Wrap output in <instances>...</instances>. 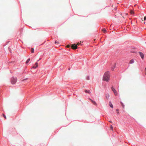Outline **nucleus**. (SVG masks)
Returning <instances> with one entry per match:
<instances>
[{
	"label": "nucleus",
	"mask_w": 146,
	"mask_h": 146,
	"mask_svg": "<svg viewBox=\"0 0 146 146\" xmlns=\"http://www.w3.org/2000/svg\"><path fill=\"white\" fill-rule=\"evenodd\" d=\"M110 75L108 72L105 73L103 77V80L106 82H108L110 79Z\"/></svg>",
	"instance_id": "nucleus-1"
},
{
	"label": "nucleus",
	"mask_w": 146,
	"mask_h": 146,
	"mask_svg": "<svg viewBox=\"0 0 146 146\" xmlns=\"http://www.w3.org/2000/svg\"><path fill=\"white\" fill-rule=\"evenodd\" d=\"M17 78H12L11 79V82L12 84H15L17 81Z\"/></svg>",
	"instance_id": "nucleus-2"
},
{
	"label": "nucleus",
	"mask_w": 146,
	"mask_h": 146,
	"mask_svg": "<svg viewBox=\"0 0 146 146\" xmlns=\"http://www.w3.org/2000/svg\"><path fill=\"white\" fill-rule=\"evenodd\" d=\"M72 48L74 50L76 49L77 48V45L75 44H73L71 46Z\"/></svg>",
	"instance_id": "nucleus-3"
},
{
	"label": "nucleus",
	"mask_w": 146,
	"mask_h": 146,
	"mask_svg": "<svg viewBox=\"0 0 146 146\" xmlns=\"http://www.w3.org/2000/svg\"><path fill=\"white\" fill-rule=\"evenodd\" d=\"M111 89L112 90V91L113 92L114 95L115 96H117V93L116 91V90H115V89L113 88V87H111Z\"/></svg>",
	"instance_id": "nucleus-4"
},
{
	"label": "nucleus",
	"mask_w": 146,
	"mask_h": 146,
	"mask_svg": "<svg viewBox=\"0 0 146 146\" xmlns=\"http://www.w3.org/2000/svg\"><path fill=\"white\" fill-rule=\"evenodd\" d=\"M139 55H140V56H141V58L142 59H143L144 58V55L143 54L142 52H139Z\"/></svg>",
	"instance_id": "nucleus-5"
},
{
	"label": "nucleus",
	"mask_w": 146,
	"mask_h": 146,
	"mask_svg": "<svg viewBox=\"0 0 146 146\" xmlns=\"http://www.w3.org/2000/svg\"><path fill=\"white\" fill-rule=\"evenodd\" d=\"M89 100H90L95 105L97 106V104L96 102L95 101H94L91 99H89Z\"/></svg>",
	"instance_id": "nucleus-6"
},
{
	"label": "nucleus",
	"mask_w": 146,
	"mask_h": 146,
	"mask_svg": "<svg viewBox=\"0 0 146 146\" xmlns=\"http://www.w3.org/2000/svg\"><path fill=\"white\" fill-rule=\"evenodd\" d=\"M35 65H36V66H33V68L35 69L38 66V64L37 62H36Z\"/></svg>",
	"instance_id": "nucleus-7"
},
{
	"label": "nucleus",
	"mask_w": 146,
	"mask_h": 146,
	"mask_svg": "<svg viewBox=\"0 0 146 146\" xmlns=\"http://www.w3.org/2000/svg\"><path fill=\"white\" fill-rule=\"evenodd\" d=\"M134 62V60L133 59H132L130 61L129 63L130 64H132Z\"/></svg>",
	"instance_id": "nucleus-8"
},
{
	"label": "nucleus",
	"mask_w": 146,
	"mask_h": 146,
	"mask_svg": "<svg viewBox=\"0 0 146 146\" xmlns=\"http://www.w3.org/2000/svg\"><path fill=\"white\" fill-rule=\"evenodd\" d=\"M105 96H106V98L108 99L110 97V96H109V94H106Z\"/></svg>",
	"instance_id": "nucleus-9"
},
{
	"label": "nucleus",
	"mask_w": 146,
	"mask_h": 146,
	"mask_svg": "<svg viewBox=\"0 0 146 146\" xmlns=\"http://www.w3.org/2000/svg\"><path fill=\"white\" fill-rule=\"evenodd\" d=\"M109 105H110V106L111 108H113V106L112 104H111V102H109Z\"/></svg>",
	"instance_id": "nucleus-10"
},
{
	"label": "nucleus",
	"mask_w": 146,
	"mask_h": 146,
	"mask_svg": "<svg viewBox=\"0 0 146 146\" xmlns=\"http://www.w3.org/2000/svg\"><path fill=\"white\" fill-rule=\"evenodd\" d=\"M85 92L86 93H88L89 94H90V90H85Z\"/></svg>",
	"instance_id": "nucleus-11"
},
{
	"label": "nucleus",
	"mask_w": 146,
	"mask_h": 146,
	"mask_svg": "<svg viewBox=\"0 0 146 146\" xmlns=\"http://www.w3.org/2000/svg\"><path fill=\"white\" fill-rule=\"evenodd\" d=\"M31 52L32 53H33L34 52V50L33 48H32L31 49Z\"/></svg>",
	"instance_id": "nucleus-12"
},
{
	"label": "nucleus",
	"mask_w": 146,
	"mask_h": 146,
	"mask_svg": "<svg viewBox=\"0 0 146 146\" xmlns=\"http://www.w3.org/2000/svg\"><path fill=\"white\" fill-rule=\"evenodd\" d=\"M102 31L104 33H105L106 32V30L104 29L102 30Z\"/></svg>",
	"instance_id": "nucleus-13"
},
{
	"label": "nucleus",
	"mask_w": 146,
	"mask_h": 146,
	"mask_svg": "<svg viewBox=\"0 0 146 146\" xmlns=\"http://www.w3.org/2000/svg\"><path fill=\"white\" fill-rule=\"evenodd\" d=\"M30 58H29L28 59V60H27V61L26 62V64L28 63L30 61Z\"/></svg>",
	"instance_id": "nucleus-14"
},
{
	"label": "nucleus",
	"mask_w": 146,
	"mask_h": 146,
	"mask_svg": "<svg viewBox=\"0 0 146 146\" xmlns=\"http://www.w3.org/2000/svg\"><path fill=\"white\" fill-rule=\"evenodd\" d=\"M121 105L122 106V107L124 108V105L123 104L122 102H121Z\"/></svg>",
	"instance_id": "nucleus-15"
},
{
	"label": "nucleus",
	"mask_w": 146,
	"mask_h": 146,
	"mask_svg": "<svg viewBox=\"0 0 146 146\" xmlns=\"http://www.w3.org/2000/svg\"><path fill=\"white\" fill-rule=\"evenodd\" d=\"M115 65H116V64H114V67L113 68H112L111 69H112V70H113L114 69V68L115 67Z\"/></svg>",
	"instance_id": "nucleus-16"
},
{
	"label": "nucleus",
	"mask_w": 146,
	"mask_h": 146,
	"mask_svg": "<svg viewBox=\"0 0 146 146\" xmlns=\"http://www.w3.org/2000/svg\"><path fill=\"white\" fill-rule=\"evenodd\" d=\"M130 13L131 14H133L134 13V12L133 11H131L130 12Z\"/></svg>",
	"instance_id": "nucleus-17"
},
{
	"label": "nucleus",
	"mask_w": 146,
	"mask_h": 146,
	"mask_svg": "<svg viewBox=\"0 0 146 146\" xmlns=\"http://www.w3.org/2000/svg\"><path fill=\"white\" fill-rule=\"evenodd\" d=\"M3 117H4L5 118V119H6L7 118H6V117L5 115L4 114H3Z\"/></svg>",
	"instance_id": "nucleus-18"
},
{
	"label": "nucleus",
	"mask_w": 146,
	"mask_h": 146,
	"mask_svg": "<svg viewBox=\"0 0 146 146\" xmlns=\"http://www.w3.org/2000/svg\"><path fill=\"white\" fill-rule=\"evenodd\" d=\"M70 45H67V46H66V47H67V48H70Z\"/></svg>",
	"instance_id": "nucleus-19"
},
{
	"label": "nucleus",
	"mask_w": 146,
	"mask_h": 146,
	"mask_svg": "<svg viewBox=\"0 0 146 146\" xmlns=\"http://www.w3.org/2000/svg\"><path fill=\"white\" fill-rule=\"evenodd\" d=\"M110 128L112 130H113V127L112 126H111Z\"/></svg>",
	"instance_id": "nucleus-20"
},
{
	"label": "nucleus",
	"mask_w": 146,
	"mask_h": 146,
	"mask_svg": "<svg viewBox=\"0 0 146 146\" xmlns=\"http://www.w3.org/2000/svg\"><path fill=\"white\" fill-rule=\"evenodd\" d=\"M144 20H146V16H145L144 18Z\"/></svg>",
	"instance_id": "nucleus-21"
},
{
	"label": "nucleus",
	"mask_w": 146,
	"mask_h": 146,
	"mask_svg": "<svg viewBox=\"0 0 146 146\" xmlns=\"http://www.w3.org/2000/svg\"><path fill=\"white\" fill-rule=\"evenodd\" d=\"M81 44V43H77V45H80Z\"/></svg>",
	"instance_id": "nucleus-22"
},
{
	"label": "nucleus",
	"mask_w": 146,
	"mask_h": 146,
	"mask_svg": "<svg viewBox=\"0 0 146 146\" xmlns=\"http://www.w3.org/2000/svg\"><path fill=\"white\" fill-rule=\"evenodd\" d=\"M87 79L88 80L89 79V77L88 76V77H87Z\"/></svg>",
	"instance_id": "nucleus-23"
},
{
	"label": "nucleus",
	"mask_w": 146,
	"mask_h": 146,
	"mask_svg": "<svg viewBox=\"0 0 146 146\" xmlns=\"http://www.w3.org/2000/svg\"><path fill=\"white\" fill-rule=\"evenodd\" d=\"M145 71H146L145 74L146 75V68H145Z\"/></svg>",
	"instance_id": "nucleus-24"
},
{
	"label": "nucleus",
	"mask_w": 146,
	"mask_h": 146,
	"mask_svg": "<svg viewBox=\"0 0 146 146\" xmlns=\"http://www.w3.org/2000/svg\"><path fill=\"white\" fill-rule=\"evenodd\" d=\"M57 43V42L56 41H55V43L56 44V43Z\"/></svg>",
	"instance_id": "nucleus-25"
},
{
	"label": "nucleus",
	"mask_w": 146,
	"mask_h": 146,
	"mask_svg": "<svg viewBox=\"0 0 146 146\" xmlns=\"http://www.w3.org/2000/svg\"><path fill=\"white\" fill-rule=\"evenodd\" d=\"M116 111H118V109H117V110H116Z\"/></svg>",
	"instance_id": "nucleus-26"
},
{
	"label": "nucleus",
	"mask_w": 146,
	"mask_h": 146,
	"mask_svg": "<svg viewBox=\"0 0 146 146\" xmlns=\"http://www.w3.org/2000/svg\"><path fill=\"white\" fill-rule=\"evenodd\" d=\"M109 122L110 123H112V122L111 121H110Z\"/></svg>",
	"instance_id": "nucleus-27"
},
{
	"label": "nucleus",
	"mask_w": 146,
	"mask_h": 146,
	"mask_svg": "<svg viewBox=\"0 0 146 146\" xmlns=\"http://www.w3.org/2000/svg\"><path fill=\"white\" fill-rule=\"evenodd\" d=\"M144 23L145 24V22H144Z\"/></svg>",
	"instance_id": "nucleus-28"
},
{
	"label": "nucleus",
	"mask_w": 146,
	"mask_h": 146,
	"mask_svg": "<svg viewBox=\"0 0 146 146\" xmlns=\"http://www.w3.org/2000/svg\"><path fill=\"white\" fill-rule=\"evenodd\" d=\"M68 69H69V70H70V68H68Z\"/></svg>",
	"instance_id": "nucleus-29"
},
{
	"label": "nucleus",
	"mask_w": 146,
	"mask_h": 146,
	"mask_svg": "<svg viewBox=\"0 0 146 146\" xmlns=\"http://www.w3.org/2000/svg\"><path fill=\"white\" fill-rule=\"evenodd\" d=\"M41 59V58H40L39 59V60H40Z\"/></svg>",
	"instance_id": "nucleus-30"
},
{
	"label": "nucleus",
	"mask_w": 146,
	"mask_h": 146,
	"mask_svg": "<svg viewBox=\"0 0 146 146\" xmlns=\"http://www.w3.org/2000/svg\"><path fill=\"white\" fill-rule=\"evenodd\" d=\"M41 59V58H40L39 59V60H40Z\"/></svg>",
	"instance_id": "nucleus-31"
},
{
	"label": "nucleus",
	"mask_w": 146,
	"mask_h": 146,
	"mask_svg": "<svg viewBox=\"0 0 146 146\" xmlns=\"http://www.w3.org/2000/svg\"><path fill=\"white\" fill-rule=\"evenodd\" d=\"M39 61V60H38L37 61V62L38 61Z\"/></svg>",
	"instance_id": "nucleus-32"
}]
</instances>
